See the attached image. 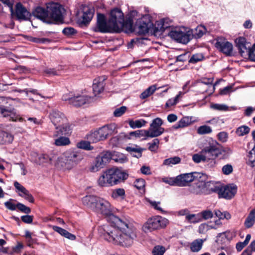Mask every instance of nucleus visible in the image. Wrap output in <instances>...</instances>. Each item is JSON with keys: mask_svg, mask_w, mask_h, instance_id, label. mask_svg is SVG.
<instances>
[{"mask_svg": "<svg viewBox=\"0 0 255 255\" xmlns=\"http://www.w3.org/2000/svg\"><path fill=\"white\" fill-rule=\"evenodd\" d=\"M207 31L206 27L203 25H199L195 29L194 35L195 38L201 37Z\"/></svg>", "mask_w": 255, "mask_h": 255, "instance_id": "obj_46", "label": "nucleus"}, {"mask_svg": "<svg viewBox=\"0 0 255 255\" xmlns=\"http://www.w3.org/2000/svg\"><path fill=\"white\" fill-rule=\"evenodd\" d=\"M212 129L210 127L204 125L200 126L197 129V132L199 134H205L211 133Z\"/></svg>", "mask_w": 255, "mask_h": 255, "instance_id": "obj_52", "label": "nucleus"}, {"mask_svg": "<svg viewBox=\"0 0 255 255\" xmlns=\"http://www.w3.org/2000/svg\"><path fill=\"white\" fill-rule=\"evenodd\" d=\"M221 186V185L216 184L212 181L206 182L205 187L207 192H206V194H209L212 193H217L218 194L220 191Z\"/></svg>", "mask_w": 255, "mask_h": 255, "instance_id": "obj_29", "label": "nucleus"}, {"mask_svg": "<svg viewBox=\"0 0 255 255\" xmlns=\"http://www.w3.org/2000/svg\"><path fill=\"white\" fill-rule=\"evenodd\" d=\"M31 160L38 165H42L48 162L49 158L47 155L44 154H37L33 153L31 155Z\"/></svg>", "mask_w": 255, "mask_h": 255, "instance_id": "obj_27", "label": "nucleus"}, {"mask_svg": "<svg viewBox=\"0 0 255 255\" xmlns=\"http://www.w3.org/2000/svg\"><path fill=\"white\" fill-rule=\"evenodd\" d=\"M216 144L215 157H219L220 159H225L229 157L232 153V150L228 147L221 146L220 148L217 147L219 143L217 141H215Z\"/></svg>", "mask_w": 255, "mask_h": 255, "instance_id": "obj_20", "label": "nucleus"}, {"mask_svg": "<svg viewBox=\"0 0 255 255\" xmlns=\"http://www.w3.org/2000/svg\"><path fill=\"white\" fill-rule=\"evenodd\" d=\"M13 139V136L10 133L0 131V143L5 144L7 143H11Z\"/></svg>", "mask_w": 255, "mask_h": 255, "instance_id": "obj_36", "label": "nucleus"}, {"mask_svg": "<svg viewBox=\"0 0 255 255\" xmlns=\"http://www.w3.org/2000/svg\"><path fill=\"white\" fill-rule=\"evenodd\" d=\"M222 172L225 175H229L233 171V167L230 164H227L223 166L222 168Z\"/></svg>", "mask_w": 255, "mask_h": 255, "instance_id": "obj_62", "label": "nucleus"}, {"mask_svg": "<svg viewBox=\"0 0 255 255\" xmlns=\"http://www.w3.org/2000/svg\"><path fill=\"white\" fill-rule=\"evenodd\" d=\"M113 158L112 154L110 151H104L96 157V159L104 167Z\"/></svg>", "mask_w": 255, "mask_h": 255, "instance_id": "obj_28", "label": "nucleus"}, {"mask_svg": "<svg viewBox=\"0 0 255 255\" xmlns=\"http://www.w3.org/2000/svg\"><path fill=\"white\" fill-rule=\"evenodd\" d=\"M215 215L220 220L227 219L229 220L231 218L230 214L228 212H222L219 210H215L214 211Z\"/></svg>", "mask_w": 255, "mask_h": 255, "instance_id": "obj_47", "label": "nucleus"}, {"mask_svg": "<svg viewBox=\"0 0 255 255\" xmlns=\"http://www.w3.org/2000/svg\"><path fill=\"white\" fill-rule=\"evenodd\" d=\"M107 170L113 186L124 181L128 177L126 173L117 168H112Z\"/></svg>", "mask_w": 255, "mask_h": 255, "instance_id": "obj_12", "label": "nucleus"}, {"mask_svg": "<svg viewBox=\"0 0 255 255\" xmlns=\"http://www.w3.org/2000/svg\"><path fill=\"white\" fill-rule=\"evenodd\" d=\"M126 196L125 190L123 188H117L112 191L111 197L115 199L121 198L123 199Z\"/></svg>", "mask_w": 255, "mask_h": 255, "instance_id": "obj_39", "label": "nucleus"}, {"mask_svg": "<svg viewBox=\"0 0 255 255\" xmlns=\"http://www.w3.org/2000/svg\"><path fill=\"white\" fill-rule=\"evenodd\" d=\"M168 224L167 219L160 216L152 217L143 225L142 230L144 233L165 228Z\"/></svg>", "mask_w": 255, "mask_h": 255, "instance_id": "obj_6", "label": "nucleus"}, {"mask_svg": "<svg viewBox=\"0 0 255 255\" xmlns=\"http://www.w3.org/2000/svg\"><path fill=\"white\" fill-rule=\"evenodd\" d=\"M255 145L248 154L249 161L248 164L253 167L255 166Z\"/></svg>", "mask_w": 255, "mask_h": 255, "instance_id": "obj_48", "label": "nucleus"}, {"mask_svg": "<svg viewBox=\"0 0 255 255\" xmlns=\"http://www.w3.org/2000/svg\"><path fill=\"white\" fill-rule=\"evenodd\" d=\"M159 140L158 138H154L152 142L148 143V149L151 151H156L159 147Z\"/></svg>", "mask_w": 255, "mask_h": 255, "instance_id": "obj_55", "label": "nucleus"}, {"mask_svg": "<svg viewBox=\"0 0 255 255\" xmlns=\"http://www.w3.org/2000/svg\"><path fill=\"white\" fill-rule=\"evenodd\" d=\"M201 179L197 180L195 184L189 188L190 193L195 195L206 194V182Z\"/></svg>", "mask_w": 255, "mask_h": 255, "instance_id": "obj_16", "label": "nucleus"}, {"mask_svg": "<svg viewBox=\"0 0 255 255\" xmlns=\"http://www.w3.org/2000/svg\"><path fill=\"white\" fill-rule=\"evenodd\" d=\"M56 131L54 132L52 137H56L59 135H67L71 132V128L70 125L67 122H64L61 125L55 127Z\"/></svg>", "mask_w": 255, "mask_h": 255, "instance_id": "obj_18", "label": "nucleus"}, {"mask_svg": "<svg viewBox=\"0 0 255 255\" xmlns=\"http://www.w3.org/2000/svg\"><path fill=\"white\" fill-rule=\"evenodd\" d=\"M81 27L88 26L93 18L95 8L92 5H82L81 7Z\"/></svg>", "mask_w": 255, "mask_h": 255, "instance_id": "obj_11", "label": "nucleus"}, {"mask_svg": "<svg viewBox=\"0 0 255 255\" xmlns=\"http://www.w3.org/2000/svg\"><path fill=\"white\" fill-rule=\"evenodd\" d=\"M98 184L101 187H110L113 186L110 176L108 175L107 170L100 175L98 180Z\"/></svg>", "mask_w": 255, "mask_h": 255, "instance_id": "obj_26", "label": "nucleus"}, {"mask_svg": "<svg viewBox=\"0 0 255 255\" xmlns=\"http://www.w3.org/2000/svg\"><path fill=\"white\" fill-rule=\"evenodd\" d=\"M112 159H113L116 162L123 163L127 161L126 156L124 154L119 153L112 154Z\"/></svg>", "mask_w": 255, "mask_h": 255, "instance_id": "obj_54", "label": "nucleus"}, {"mask_svg": "<svg viewBox=\"0 0 255 255\" xmlns=\"http://www.w3.org/2000/svg\"><path fill=\"white\" fill-rule=\"evenodd\" d=\"M203 175L202 173L196 172L181 174L176 176L177 186H189L191 182L199 180L202 178Z\"/></svg>", "mask_w": 255, "mask_h": 255, "instance_id": "obj_10", "label": "nucleus"}, {"mask_svg": "<svg viewBox=\"0 0 255 255\" xmlns=\"http://www.w3.org/2000/svg\"><path fill=\"white\" fill-rule=\"evenodd\" d=\"M65 9L58 3L51 2L47 4L46 9L36 7L33 11V15L44 22L51 23H62Z\"/></svg>", "mask_w": 255, "mask_h": 255, "instance_id": "obj_2", "label": "nucleus"}, {"mask_svg": "<svg viewBox=\"0 0 255 255\" xmlns=\"http://www.w3.org/2000/svg\"><path fill=\"white\" fill-rule=\"evenodd\" d=\"M156 90V87L155 85H153L149 87L140 95V99L143 100L148 98L150 95H152Z\"/></svg>", "mask_w": 255, "mask_h": 255, "instance_id": "obj_40", "label": "nucleus"}, {"mask_svg": "<svg viewBox=\"0 0 255 255\" xmlns=\"http://www.w3.org/2000/svg\"><path fill=\"white\" fill-rule=\"evenodd\" d=\"M80 153L76 149H69L59 156L56 161L58 166L70 169L78 163Z\"/></svg>", "mask_w": 255, "mask_h": 255, "instance_id": "obj_5", "label": "nucleus"}, {"mask_svg": "<svg viewBox=\"0 0 255 255\" xmlns=\"http://www.w3.org/2000/svg\"><path fill=\"white\" fill-rule=\"evenodd\" d=\"M215 47L226 55H231L233 51V45L223 37H218L215 44Z\"/></svg>", "mask_w": 255, "mask_h": 255, "instance_id": "obj_15", "label": "nucleus"}, {"mask_svg": "<svg viewBox=\"0 0 255 255\" xmlns=\"http://www.w3.org/2000/svg\"><path fill=\"white\" fill-rule=\"evenodd\" d=\"M191 124V119L188 117H185L182 118L176 124L174 125L173 128L174 129L183 128L189 126Z\"/></svg>", "mask_w": 255, "mask_h": 255, "instance_id": "obj_34", "label": "nucleus"}, {"mask_svg": "<svg viewBox=\"0 0 255 255\" xmlns=\"http://www.w3.org/2000/svg\"><path fill=\"white\" fill-rule=\"evenodd\" d=\"M152 24L150 22H145L142 20H139L137 22L135 25V31L139 34H145L149 32Z\"/></svg>", "mask_w": 255, "mask_h": 255, "instance_id": "obj_24", "label": "nucleus"}, {"mask_svg": "<svg viewBox=\"0 0 255 255\" xmlns=\"http://www.w3.org/2000/svg\"><path fill=\"white\" fill-rule=\"evenodd\" d=\"M255 223V209L252 210L249 213L245 222V226L247 228L252 227Z\"/></svg>", "mask_w": 255, "mask_h": 255, "instance_id": "obj_37", "label": "nucleus"}, {"mask_svg": "<svg viewBox=\"0 0 255 255\" xmlns=\"http://www.w3.org/2000/svg\"><path fill=\"white\" fill-rule=\"evenodd\" d=\"M168 36L175 41L183 44L187 43L190 39V34L180 29L171 30L169 32Z\"/></svg>", "mask_w": 255, "mask_h": 255, "instance_id": "obj_14", "label": "nucleus"}, {"mask_svg": "<svg viewBox=\"0 0 255 255\" xmlns=\"http://www.w3.org/2000/svg\"><path fill=\"white\" fill-rule=\"evenodd\" d=\"M111 225L100 227L99 232L103 238L123 247L131 246L136 237L135 223L130 219L112 215Z\"/></svg>", "mask_w": 255, "mask_h": 255, "instance_id": "obj_1", "label": "nucleus"}, {"mask_svg": "<svg viewBox=\"0 0 255 255\" xmlns=\"http://www.w3.org/2000/svg\"><path fill=\"white\" fill-rule=\"evenodd\" d=\"M91 142H92L89 140H88V141H81V149H83L86 150H91L93 149L94 147L91 145Z\"/></svg>", "mask_w": 255, "mask_h": 255, "instance_id": "obj_61", "label": "nucleus"}, {"mask_svg": "<svg viewBox=\"0 0 255 255\" xmlns=\"http://www.w3.org/2000/svg\"><path fill=\"white\" fill-rule=\"evenodd\" d=\"M52 229L54 231L58 233L61 236H64L68 239L74 240L75 239V236L74 235H72L66 230L60 227L53 226H52Z\"/></svg>", "mask_w": 255, "mask_h": 255, "instance_id": "obj_33", "label": "nucleus"}, {"mask_svg": "<svg viewBox=\"0 0 255 255\" xmlns=\"http://www.w3.org/2000/svg\"><path fill=\"white\" fill-rule=\"evenodd\" d=\"M163 121L160 118L153 120L148 129L145 130V137L144 139L146 140L148 137H156L161 135L165 130L164 128L161 127Z\"/></svg>", "mask_w": 255, "mask_h": 255, "instance_id": "obj_9", "label": "nucleus"}, {"mask_svg": "<svg viewBox=\"0 0 255 255\" xmlns=\"http://www.w3.org/2000/svg\"><path fill=\"white\" fill-rule=\"evenodd\" d=\"M165 252V249L163 246H156L152 250V255H163Z\"/></svg>", "mask_w": 255, "mask_h": 255, "instance_id": "obj_53", "label": "nucleus"}, {"mask_svg": "<svg viewBox=\"0 0 255 255\" xmlns=\"http://www.w3.org/2000/svg\"><path fill=\"white\" fill-rule=\"evenodd\" d=\"M84 205L97 212L105 216H110L112 209L110 203L106 200L99 197L89 195L82 199Z\"/></svg>", "mask_w": 255, "mask_h": 255, "instance_id": "obj_3", "label": "nucleus"}, {"mask_svg": "<svg viewBox=\"0 0 255 255\" xmlns=\"http://www.w3.org/2000/svg\"><path fill=\"white\" fill-rule=\"evenodd\" d=\"M95 100V97L90 96L87 94V91L85 90L81 94V106L89 105Z\"/></svg>", "mask_w": 255, "mask_h": 255, "instance_id": "obj_35", "label": "nucleus"}, {"mask_svg": "<svg viewBox=\"0 0 255 255\" xmlns=\"http://www.w3.org/2000/svg\"><path fill=\"white\" fill-rule=\"evenodd\" d=\"M106 78L105 77H99L95 79L93 84V91L95 94V97L103 92L105 85V81Z\"/></svg>", "mask_w": 255, "mask_h": 255, "instance_id": "obj_21", "label": "nucleus"}, {"mask_svg": "<svg viewBox=\"0 0 255 255\" xmlns=\"http://www.w3.org/2000/svg\"><path fill=\"white\" fill-rule=\"evenodd\" d=\"M169 26L167 23H165V19H163L155 25V29L156 31L163 32Z\"/></svg>", "mask_w": 255, "mask_h": 255, "instance_id": "obj_50", "label": "nucleus"}, {"mask_svg": "<svg viewBox=\"0 0 255 255\" xmlns=\"http://www.w3.org/2000/svg\"><path fill=\"white\" fill-rule=\"evenodd\" d=\"M54 138L53 144L57 146H67L70 144L71 142L68 137L63 136L62 135H59Z\"/></svg>", "mask_w": 255, "mask_h": 255, "instance_id": "obj_30", "label": "nucleus"}, {"mask_svg": "<svg viewBox=\"0 0 255 255\" xmlns=\"http://www.w3.org/2000/svg\"><path fill=\"white\" fill-rule=\"evenodd\" d=\"M124 15L123 12L119 8L113 9L110 13V21L114 25L115 28L119 32L120 27L122 26Z\"/></svg>", "mask_w": 255, "mask_h": 255, "instance_id": "obj_13", "label": "nucleus"}, {"mask_svg": "<svg viewBox=\"0 0 255 255\" xmlns=\"http://www.w3.org/2000/svg\"><path fill=\"white\" fill-rule=\"evenodd\" d=\"M122 23L123 24L122 26L120 27V30L125 28L129 32L135 31V26L133 25V20L130 18H128L126 21H125L124 18Z\"/></svg>", "mask_w": 255, "mask_h": 255, "instance_id": "obj_38", "label": "nucleus"}, {"mask_svg": "<svg viewBox=\"0 0 255 255\" xmlns=\"http://www.w3.org/2000/svg\"><path fill=\"white\" fill-rule=\"evenodd\" d=\"M236 236V234L234 232L230 231H227L225 232L221 233L218 234V237H225L227 240L230 241L232 240Z\"/></svg>", "mask_w": 255, "mask_h": 255, "instance_id": "obj_56", "label": "nucleus"}, {"mask_svg": "<svg viewBox=\"0 0 255 255\" xmlns=\"http://www.w3.org/2000/svg\"><path fill=\"white\" fill-rule=\"evenodd\" d=\"M216 144L215 142L212 144H210L209 146L205 147L202 150L203 156L206 157V161H208L210 159L215 158Z\"/></svg>", "mask_w": 255, "mask_h": 255, "instance_id": "obj_25", "label": "nucleus"}, {"mask_svg": "<svg viewBox=\"0 0 255 255\" xmlns=\"http://www.w3.org/2000/svg\"><path fill=\"white\" fill-rule=\"evenodd\" d=\"M116 126L114 124L105 125L96 130L91 131L86 136V138L92 143L106 139L110 135L117 132Z\"/></svg>", "mask_w": 255, "mask_h": 255, "instance_id": "obj_4", "label": "nucleus"}, {"mask_svg": "<svg viewBox=\"0 0 255 255\" xmlns=\"http://www.w3.org/2000/svg\"><path fill=\"white\" fill-rule=\"evenodd\" d=\"M250 130V128L249 127L246 126H242L239 127L236 131V134L239 136H242L248 134Z\"/></svg>", "mask_w": 255, "mask_h": 255, "instance_id": "obj_49", "label": "nucleus"}, {"mask_svg": "<svg viewBox=\"0 0 255 255\" xmlns=\"http://www.w3.org/2000/svg\"><path fill=\"white\" fill-rule=\"evenodd\" d=\"M103 167L98 162V161L95 158L94 164L91 165L90 168V170L93 172H96L103 168Z\"/></svg>", "mask_w": 255, "mask_h": 255, "instance_id": "obj_59", "label": "nucleus"}, {"mask_svg": "<svg viewBox=\"0 0 255 255\" xmlns=\"http://www.w3.org/2000/svg\"><path fill=\"white\" fill-rule=\"evenodd\" d=\"M9 100L3 97H0V117L9 118V120L22 121V119L13 108L8 107L7 105Z\"/></svg>", "mask_w": 255, "mask_h": 255, "instance_id": "obj_7", "label": "nucleus"}, {"mask_svg": "<svg viewBox=\"0 0 255 255\" xmlns=\"http://www.w3.org/2000/svg\"><path fill=\"white\" fill-rule=\"evenodd\" d=\"M220 190L218 194L219 197L227 199H231L236 193V188L229 185L225 186L221 185Z\"/></svg>", "mask_w": 255, "mask_h": 255, "instance_id": "obj_17", "label": "nucleus"}, {"mask_svg": "<svg viewBox=\"0 0 255 255\" xmlns=\"http://www.w3.org/2000/svg\"><path fill=\"white\" fill-rule=\"evenodd\" d=\"M206 239H198L193 241L190 245V250L193 252H198L202 248Z\"/></svg>", "mask_w": 255, "mask_h": 255, "instance_id": "obj_32", "label": "nucleus"}, {"mask_svg": "<svg viewBox=\"0 0 255 255\" xmlns=\"http://www.w3.org/2000/svg\"><path fill=\"white\" fill-rule=\"evenodd\" d=\"M235 42L242 56L246 53L248 54L250 48V44L247 42L245 38L240 37L237 38Z\"/></svg>", "mask_w": 255, "mask_h": 255, "instance_id": "obj_23", "label": "nucleus"}, {"mask_svg": "<svg viewBox=\"0 0 255 255\" xmlns=\"http://www.w3.org/2000/svg\"><path fill=\"white\" fill-rule=\"evenodd\" d=\"M145 184L144 180L141 178L137 179L134 182V186L138 190L140 191L141 193L145 192Z\"/></svg>", "mask_w": 255, "mask_h": 255, "instance_id": "obj_43", "label": "nucleus"}, {"mask_svg": "<svg viewBox=\"0 0 255 255\" xmlns=\"http://www.w3.org/2000/svg\"><path fill=\"white\" fill-rule=\"evenodd\" d=\"M49 117L55 127L58 125H61L62 123L67 122V120L62 113L56 110L52 111L50 114Z\"/></svg>", "mask_w": 255, "mask_h": 255, "instance_id": "obj_22", "label": "nucleus"}, {"mask_svg": "<svg viewBox=\"0 0 255 255\" xmlns=\"http://www.w3.org/2000/svg\"><path fill=\"white\" fill-rule=\"evenodd\" d=\"M103 167L98 162V161L95 158L94 164L91 165L90 168V170L93 172H96L103 168Z\"/></svg>", "mask_w": 255, "mask_h": 255, "instance_id": "obj_60", "label": "nucleus"}, {"mask_svg": "<svg viewBox=\"0 0 255 255\" xmlns=\"http://www.w3.org/2000/svg\"><path fill=\"white\" fill-rule=\"evenodd\" d=\"M72 93H69L68 94H65L63 95L62 99L63 101H68L69 102V104L72 105L74 107H78L79 105V102L77 101V104L74 103L75 98H72L73 97Z\"/></svg>", "mask_w": 255, "mask_h": 255, "instance_id": "obj_45", "label": "nucleus"}, {"mask_svg": "<svg viewBox=\"0 0 255 255\" xmlns=\"http://www.w3.org/2000/svg\"><path fill=\"white\" fill-rule=\"evenodd\" d=\"M162 181L171 186H177L176 177H164L162 178Z\"/></svg>", "mask_w": 255, "mask_h": 255, "instance_id": "obj_58", "label": "nucleus"}, {"mask_svg": "<svg viewBox=\"0 0 255 255\" xmlns=\"http://www.w3.org/2000/svg\"><path fill=\"white\" fill-rule=\"evenodd\" d=\"M203 59V56L201 54H196L192 56L189 62L190 63H196L201 61Z\"/></svg>", "mask_w": 255, "mask_h": 255, "instance_id": "obj_64", "label": "nucleus"}, {"mask_svg": "<svg viewBox=\"0 0 255 255\" xmlns=\"http://www.w3.org/2000/svg\"><path fill=\"white\" fill-rule=\"evenodd\" d=\"M14 14L17 18L20 20H27L30 16L29 12L19 2L15 5V11L13 14Z\"/></svg>", "mask_w": 255, "mask_h": 255, "instance_id": "obj_19", "label": "nucleus"}, {"mask_svg": "<svg viewBox=\"0 0 255 255\" xmlns=\"http://www.w3.org/2000/svg\"><path fill=\"white\" fill-rule=\"evenodd\" d=\"M193 160L197 163H200L201 161H206V157L203 156L202 151L200 154H195L192 156Z\"/></svg>", "mask_w": 255, "mask_h": 255, "instance_id": "obj_57", "label": "nucleus"}, {"mask_svg": "<svg viewBox=\"0 0 255 255\" xmlns=\"http://www.w3.org/2000/svg\"><path fill=\"white\" fill-rule=\"evenodd\" d=\"M126 150L129 152L132 156L138 158L141 156L143 149L137 145H135L133 147H127Z\"/></svg>", "mask_w": 255, "mask_h": 255, "instance_id": "obj_31", "label": "nucleus"}, {"mask_svg": "<svg viewBox=\"0 0 255 255\" xmlns=\"http://www.w3.org/2000/svg\"><path fill=\"white\" fill-rule=\"evenodd\" d=\"M14 186L16 189V192H18V195L22 197L29 192L24 186L21 185L17 181L14 182Z\"/></svg>", "mask_w": 255, "mask_h": 255, "instance_id": "obj_42", "label": "nucleus"}, {"mask_svg": "<svg viewBox=\"0 0 255 255\" xmlns=\"http://www.w3.org/2000/svg\"><path fill=\"white\" fill-rule=\"evenodd\" d=\"M186 220L191 223H196L201 221L199 215L188 214L186 216Z\"/></svg>", "mask_w": 255, "mask_h": 255, "instance_id": "obj_51", "label": "nucleus"}, {"mask_svg": "<svg viewBox=\"0 0 255 255\" xmlns=\"http://www.w3.org/2000/svg\"><path fill=\"white\" fill-rule=\"evenodd\" d=\"M181 162V158L178 156H174L165 159L163 161V164L167 166H172L179 163Z\"/></svg>", "mask_w": 255, "mask_h": 255, "instance_id": "obj_44", "label": "nucleus"}, {"mask_svg": "<svg viewBox=\"0 0 255 255\" xmlns=\"http://www.w3.org/2000/svg\"><path fill=\"white\" fill-rule=\"evenodd\" d=\"M146 121L143 119H140L135 121L131 120L129 121V126L132 128H140L144 127L146 124Z\"/></svg>", "mask_w": 255, "mask_h": 255, "instance_id": "obj_41", "label": "nucleus"}, {"mask_svg": "<svg viewBox=\"0 0 255 255\" xmlns=\"http://www.w3.org/2000/svg\"><path fill=\"white\" fill-rule=\"evenodd\" d=\"M115 27L114 25L109 20L107 21L104 14H97V24L94 29L95 31L101 33L118 32Z\"/></svg>", "mask_w": 255, "mask_h": 255, "instance_id": "obj_8", "label": "nucleus"}, {"mask_svg": "<svg viewBox=\"0 0 255 255\" xmlns=\"http://www.w3.org/2000/svg\"><path fill=\"white\" fill-rule=\"evenodd\" d=\"M126 110L127 107L126 106H122L117 108L114 112V116L116 117H121L126 112Z\"/></svg>", "mask_w": 255, "mask_h": 255, "instance_id": "obj_63", "label": "nucleus"}]
</instances>
